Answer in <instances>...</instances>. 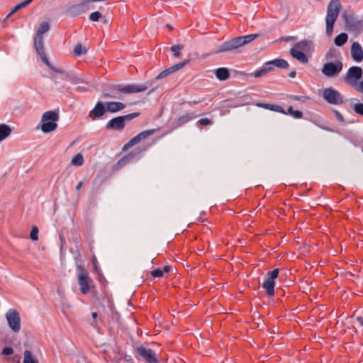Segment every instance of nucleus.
Masks as SVG:
<instances>
[{
  "label": "nucleus",
  "mask_w": 363,
  "mask_h": 363,
  "mask_svg": "<svg viewBox=\"0 0 363 363\" xmlns=\"http://www.w3.org/2000/svg\"><path fill=\"white\" fill-rule=\"evenodd\" d=\"M148 86L145 84H110L102 92V96L105 99H121V94H130L145 91Z\"/></svg>",
  "instance_id": "f257e3e1"
},
{
  "label": "nucleus",
  "mask_w": 363,
  "mask_h": 363,
  "mask_svg": "<svg viewBox=\"0 0 363 363\" xmlns=\"http://www.w3.org/2000/svg\"><path fill=\"white\" fill-rule=\"evenodd\" d=\"M258 34H250L243 36L234 38L228 41L221 44L217 50L213 52V54H218L223 52H230L235 50L242 46H244L257 38Z\"/></svg>",
  "instance_id": "f03ea898"
},
{
  "label": "nucleus",
  "mask_w": 363,
  "mask_h": 363,
  "mask_svg": "<svg viewBox=\"0 0 363 363\" xmlns=\"http://www.w3.org/2000/svg\"><path fill=\"white\" fill-rule=\"evenodd\" d=\"M340 10L339 0H331L328 6L326 21V34L330 36L333 31L334 23L338 16Z\"/></svg>",
  "instance_id": "7ed1b4c3"
},
{
  "label": "nucleus",
  "mask_w": 363,
  "mask_h": 363,
  "mask_svg": "<svg viewBox=\"0 0 363 363\" xmlns=\"http://www.w3.org/2000/svg\"><path fill=\"white\" fill-rule=\"evenodd\" d=\"M34 45L38 54L40 56L42 61L53 72L60 73L64 76V79H68L69 75L65 71L57 69L54 67L48 60L45 55L44 50L43 37L40 35H35L34 39Z\"/></svg>",
  "instance_id": "20e7f679"
},
{
  "label": "nucleus",
  "mask_w": 363,
  "mask_h": 363,
  "mask_svg": "<svg viewBox=\"0 0 363 363\" xmlns=\"http://www.w3.org/2000/svg\"><path fill=\"white\" fill-rule=\"evenodd\" d=\"M59 120V113L55 111H46L41 119V130L43 133H50L57 128V121Z\"/></svg>",
  "instance_id": "39448f33"
},
{
  "label": "nucleus",
  "mask_w": 363,
  "mask_h": 363,
  "mask_svg": "<svg viewBox=\"0 0 363 363\" xmlns=\"http://www.w3.org/2000/svg\"><path fill=\"white\" fill-rule=\"evenodd\" d=\"M286 69L289 67V63L284 59H276L265 62L263 66L256 70L252 75L255 78H259L266 75L268 72L274 70V67Z\"/></svg>",
  "instance_id": "423d86ee"
},
{
  "label": "nucleus",
  "mask_w": 363,
  "mask_h": 363,
  "mask_svg": "<svg viewBox=\"0 0 363 363\" xmlns=\"http://www.w3.org/2000/svg\"><path fill=\"white\" fill-rule=\"evenodd\" d=\"M322 97L330 104L341 105L344 103L342 95L333 87L324 89L322 92Z\"/></svg>",
  "instance_id": "0eeeda50"
},
{
  "label": "nucleus",
  "mask_w": 363,
  "mask_h": 363,
  "mask_svg": "<svg viewBox=\"0 0 363 363\" xmlns=\"http://www.w3.org/2000/svg\"><path fill=\"white\" fill-rule=\"evenodd\" d=\"M342 67V62L340 60H336L335 62L325 63L323 65L321 72L328 77H335L340 73Z\"/></svg>",
  "instance_id": "6e6552de"
},
{
  "label": "nucleus",
  "mask_w": 363,
  "mask_h": 363,
  "mask_svg": "<svg viewBox=\"0 0 363 363\" xmlns=\"http://www.w3.org/2000/svg\"><path fill=\"white\" fill-rule=\"evenodd\" d=\"M78 269L80 272L78 274V284L80 286L82 294H86L90 290L93 281L90 278L88 272L82 266H79Z\"/></svg>",
  "instance_id": "1a4fd4ad"
},
{
  "label": "nucleus",
  "mask_w": 363,
  "mask_h": 363,
  "mask_svg": "<svg viewBox=\"0 0 363 363\" xmlns=\"http://www.w3.org/2000/svg\"><path fill=\"white\" fill-rule=\"evenodd\" d=\"M279 273V269H275L273 271L267 272V278L262 284V287L265 289L266 294L269 296H272L274 294V280L278 277Z\"/></svg>",
  "instance_id": "9d476101"
},
{
  "label": "nucleus",
  "mask_w": 363,
  "mask_h": 363,
  "mask_svg": "<svg viewBox=\"0 0 363 363\" xmlns=\"http://www.w3.org/2000/svg\"><path fill=\"white\" fill-rule=\"evenodd\" d=\"M6 318L10 328L14 333H18L21 330V318L18 312L15 309H10L7 311Z\"/></svg>",
  "instance_id": "9b49d317"
},
{
  "label": "nucleus",
  "mask_w": 363,
  "mask_h": 363,
  "mask_svg": "<svg viewBox=\"0 0 363 363\" xmlns=\"http://www.w3.org/2000/svg\"><path fill=\"white\" fill-rule=\"evenodd\" d=\"M362 77V69L360 67L353 66L348 70L345 77V82L351 85H356L357 81Z\"/></svg>",
  "instance_id": "f8f14e48"
},
{
  "label": "nucleus",
  "mask_w": 363,
  "mask_h": 363,
  "mask_svg": "<svg viewBox=\"0 0 363 363\" xmlns=\"http://www.w3.org/2000/svg\"><path fill=\"white\" fill-rule=\"evenodd\" d=\"M137 352L147 363H159L155 352L152 350L140 346L137 348Z\"/></svg>",
  "instance_id": "ddd939ff"
},
{
  "label": "nucleus",
  "mask_w": 363,
  "mask_h": 363,
  "mask_svg": "<svg viewBox=\"0 0 363 363\" xmlns=\"http://www.w3.org/2000/svg\"><path fill=\"white\" fill-rule=\"evenodd\" d=\"M155 133V130H147L143 131L133 137L132 139H130L123 147V150L128 149L129 147H131L136 144L139 143L140 142L145 140L150 135H152Z\"/></svg>",
  "instance_id": "4468645a"
},
{
  "label": "nucleus",
  "mask_w": 363,
  "mask_h": 363,
  "mask_svg": "<svg viewBox=\"0 0 363 363\" xmlns=\"http://www.w3.org/2000/svg\"><path fill=\"white\" fill-rule=\"evenodd\" d=\"M190 60H184L183 62H181L179 63H177L172 67H170L169 68H167L164 70H163L162 72H160L157 77H156V79H163L166 77H167L168 75H169L170 74L183 68L185 65H186L189 62Z\"/></svg>",
  "instance_id": "2eb2a0df"
},
{
  "label": "nucleus",
  "mask_w": 363,
  "mask_h": 363,
  "mask_svg": "<svg viewBox=\"0 0 363 363\" xmlns=\"http://www.w3.org/2000/svg\"><path fill=\"white\" fill-rule=\"evenodd\" d=\"M89 4V1H87L74 5L67 10V13L72 16H79L88 9Z\"/></svg>",
  "instance_id": "dca6fc26"
},
{
  "label": "nucleus",
  "mask_w": 363,
  "mask_h": 363,
  "mask_svg": "<svg viewBox=\"0 0 363 363\" xmlns=\"http://www.w3.org/2000/svg\"><path fill=\"white\" fill-rule=\"evenodd\" d=\"M106 111L105 105L102 102H98L95 107L89 112V117L92 120H96L102 117Z\"/></svg>",
  "instance_id": "f3484780"
},
{
  "label": "nucleus",
  "mask_w": 363,
  "mask_h": 363,
  "mask_svg": "<svg viewBox=\"0 0 363 363\" xmlns=\"http://www.w3.org/2000/svg\"><path fill=\"white\" fill-rule=\"evenodd\" d=\"M125 128L122 118L116 117L110 120L106 125V130L121 131Z\"/></svg>",
  "instance_id": "a211bd4d"
},
{
  "label": "nucleus",
  "mask_w": 363,
  "mask_h": 363,
  "mask_svg": "<svg viewBox=\"0 0 363 363\" xmlns=\"http://www.w3.org/2000/svg\"><path fill=\"white\" fill-rule=\"evenodd\" d=\"M350 52L354 61L360 62L363 60V49L359 43L354 42L352 44Z\"/></svg>",
  "instance_id": "6ab92c4d"
},
{
  "label": "nucleus",
  "mask_w": 363,
  "mask_h": 363,
  "mask_svg": "<svg viewBox=\"0 0 363 363\" xmlns=\"http://www.w3.org/2000/svg\"><path fill=\"white\" fill-rule=\"evenodd\" d=\"M303 52H311L313 51L314 45L312 40H303L296 43L294 47Z\"/></svg>",
  "instance_id": "aec40b11"
},
{
  "label": "nucleus",
  "mask_w": 363,
  "mask_h": 363,
  "mask_svg": "<svg viewBox=\"0 0 363 363\" xmlns=\"http://www.w3.org/2000/svg\"><path fill=\"white\" fill-rule=\"evenodd\" d=\"M346 24L349 28L354 31H359L363 28V21L349 16L346 19Z\"/></svg>",
  "instance_id": "412c9836"
},
{
  "label": "nucleus",
  "mask_w": 363,
  "mask_h": 363,
  "mask_svg": "<svg viewBox=\"0 0 363 363\" xmlns=\"http://www.w3.org/2000/svg\"><path fill=\"white\" fill-rule=\"evenodd\" d=\"M106 111L110 113H116L123 110L125 105L121 102L109 101L106 103Z\"/></svg>",
  "instance_id": "4be33fe9"
},
{
  "label": "nucleus",
  "mask_w": 363,
  "mask_h": 363,
  "mask_svg": "<svg viewBox=\"0 0 363 363\" xmlns=\"http://www.w3.org/2000/svg\"><path fill=\"white\" fill-rule=\"evenodd\" d=\"M290 55L294 58H295L296 60H297L298 61H299L300 62H301L303 64H306L308 62V58L306 56V55L304 52H303L294 48H292L290 50Z\"/></svg>",
  "instance_id": "5701e85b"
},
{
  "label": "nucleus",
  "mask_w": 363,
  "mask_h": 363,
  "mask_svg": "<svg viewBox=\"0 0 363 363\" xmlns=\"http://www.w3.org/2000/svg\"><path fill=\"white\" fill-rule=\"evenodd\" d=\"M196 116L194 113H187L182 116H179L174 122L177 127L182 126L188 123L191 120L195 118Z\"/></svg>",
  "instance_id": "b1692460"
},
{
  "label": "nucleus",
  "mask_w": 363,
  "mask_h": 363,
  "mask_svg": "<svg viewBox=\"0 0 363 363\" xmlns=\"http://www.w3.org/2000/svg\"><path fill=\"white\" fill-rule=\"evenodd\" d=\"M257 106L260 108H264L266 109H269L270 111L281 113L286 114V111L284 110V108L278 105H274V104H264V103H257L256 104Z\"/></svg>",
  "instance_id": "393cba45"
},
{
  "label": "nucleus",
  "mask_w": 363,
  "mask_h": 363,
  "mask_svg": "<svg viewBox=\"0 0 363 363\" xmlns=\"http://www.w3.org/2000/svg\"><path fill=\"white\" fill-rule=\"evenodd\" d=\"M171 267L166 265L162 269H155L151 272V275L154 278L162 277L164 274H168L171 271Z\"/></svg>",
  "instance_id": "a878e982"
},
{
  "label": "nucleus",
  "mask_w": 363,
  "mask_h": 363,
  "mask_svg": "<svg viewBox=\"0 0 363 363\" xmlns=\"http://www.w3.org/2000/svg\"><path fill=\"white\" fill-rule=\"evenodd\" d=\"M215 74L216 77L220 80L224 81L230 77V73L227 68L220 67L215 70Z\"/></svg>",
  "instance_id": "bb28decb"
},
{
  "label": "nucleus",
  "mask_w": 363,
  "mask_h": 363,
  "mask_svg": "<svg viewBox=\"0 0 363 363\" xmlns=\"http://www.w3.org/2000/svg\"><path fill=\"white\" fill-rule=\"evenodd\" d=\"M34 0H25L17 5H16L9 12V13L7 15L6 18H9L11 16H12L13 13H15L18 10L23 9L28 6L32 1Z\"/></svg>",
  "instance_id": "cd10ccee"
},
{
  "label": "nucleus",
  "mask_w": 363,
  "mask_h": 363,
  "mask_svg": "<svg viewBox=\"0 0 363 363\" xmlns=\"http://www.w3.org/2000/svg\"><path fill=\"white\" fill-rule=\"evenodd\" d=\"M11 133V128L6 124H0V141L6 138Z\"/></svg>",
  "instance_id": "c85d7f7f"
},
{
  "label": "nucleus",
  "mask_w": 363,
  "mask_h": 363,
  "mask_svg": "<svg viewBox=\"0 0 363 363\" xmlns=\"http://www.w3.org/2000/svg\"><path fill=\"white\" fill-rule=\"evenodd\" d=\"M347 35L345 33H342L335 38L334 43L337 46H342L347 43Z\"/></svg>",
  "instance_id": "c756f323"
},
{
  "label": "nucleus",
  "mask_w": 363,
  "mask_h": 363,
  "mask_svg": "<svg viewBox=\"0 0 363 363\" xmlns=\"http://www.w3.org/2000/svg\"><path fill=\"white\" fill-rule=\"evenodd\" d=\"M23 363H39L30 350H26L23 353Z\"/></svg>",
  "instance_id": "7c9ffc66"
},
{
  "label": "nucleus",
  "mask_w": 363,
  "mask_h": 363,
  "mask_svg": "<svg viewBox=\"0 0 363 363\" xmlns=\"http://www.w3.org/2000/svg\"><path fill=\"white\" fill-rule=\"evenodd\" d=\"M84 157L81 153L77 154L71 160V164L74 166H82L84 164Z\"/></svg>",
  "instance_id": "2f4dec72"
},
{
  "label": "nucleus",
  "mask_w": 363,
  "mask_h": 363,
  "mask_svg": "<svg viewBox=\"0 0 363 363\" xmlns=\"http://www.w3.org/2000/svg\"><path fill=\"white\" fill-rule=\"evenodd\" d=\"M49 29L50 25L48 22H43L40 23L37 30L36 35L43 36V35L48 32Z\"/></svg>",
  "instance_id": "473e14b6"
},
{
  "label": "nucleus",
  "mask_w": 363,
  "mask_h": 363,
  "mask_svg": "<svg viewBox=\"0 0 363 363\" xmlns=\"http://www.w3.org/2000/svg\"><path fill=\"white\" fill-rule=\"evenodd\" d=\"M134 157V154L130 153L128 155L124 156L118 162V165L120 167L125 166L127 163L131 161Z\"/></svg>",
  "instance_id": "72a5a7b5"
},
{
  "label": "nucleus",
  "mask_w": 363,
  "mask_h": 363,
  "mask_svg": "<svg viewBox=\"0 0 363 363\" xmlns=\"http://www.w3.org/2000/svg\"><path fill=\"white\" fill-rule=\"evenodd\" d=\"M139 115H140L139 113H132L127 114L125 116H121L120 117L122 118L123 122L125 125L126 122H129V121H132L133 119L139 116Z\"/></svg>",
  "instance_id": "f704fd0d"
},
{
  "label": "nucleus",
  "mask_w": 363,
  "mask_h": 363,
  "mask_svg": "<svg viewBox=\"0 0 363 363\" xmlns=\"http://www.w3.org/2000/svg\"><path fill=\"white\" fill-rule=\"evenodd\" d=\"M184 48L183 45H175L171 47V50L174 53L176 57H178L180 55V51Z\"/></svg>",
  "instance_id": "c9c22d12"
},
{
  "label": "nucleus",
  "mask_w": 363,
  "mask_h": 363,
  "mask_svg": "<svg viewBox=\"0 0 363 363\" xmlns=\"http://www.w3.org/2000/svg\"><path fill=\"white\" fill-rule=\"evenodd\" d=\"M86 50L83 48L81 44H77L74 48V53L76 56H79L84 53H86Z\"/></svg>",
  "instance_id": "e433bc0d"
},
{
  "label": "nucleus",
  "mask_w": 363,
  "mask_h": 363,
  "mask_svg": "<svg viewBox=\"0 0 363 363\" xmlns=\"http://www.w3.org/2000/svg\"><path fill=\"white\" fill-rule=\"evenodd\" d=\"M38 228L37 226H33L30 231V239L33 241H36L38 240Z\"/></svg>",
  "instance_id": "4c0bfd02"
},
{
  "label": "nucleus",
  "mask_w": 363,
  "mask_h": 363,
  "mask_svg": "<svg viewBox=\"0 0 363 363\" xmlns=\"http://www.w3.org/2000/svg\"><path fill=\"white\" fill-rule=\"evenodd\" d=\"M102 15L99 11H95L90 14L89 18L91 21H98L101 18Z\"/></svg>",
  "instance_id": "58836bf2"
},
{
  "label": "nucleus",
  "mask_w": 363,
  "mask_h": 363,
  "mask_svg": "<svg viewBox=\"0 0 363 363\" xmlns=\"http://www.w3.org/2000/svg\"><path fill=\"white\" fill-rule=\"evenodd\" d=\"M353 109L357 114L363 116V104H356L354 105Z\"/></svg>",
  "instance_id": "ea45409f"
},
{
  "label": "nucleus",
  "mask_w": 363,
  "mask_h": 363,
  "mask_svg": "<svg viewBox=\"0 0 363 363\" xmlns=\"http://www.w3.org/2000/svg\"><path fill=\"white\" fill-rule=\"evenodd\" d=\"M91 262H92V264H93V267H94V269L95 272L96 273L99 274L100 273V269L99 267L98 262H97L96 257L95 256H94L91 258Z\"/></svg>",
  "instance_id": "a19ab883"
},
{
  "label": "nucleus",
  "mask_w": 363,
  "mask_h": 363,
  "mask_svg": "<svg viewBox=\"0 0 363 363\" xmlns=\"http://www.w3.org/2000/svg\"><path fill=\"white\" fill-rule=\"evenodd\" d=\"M198 123L201 125H208L213 123L212 121L208 118H201L198 121Z\"/></svg>",
  "instance_id": "79ce46f5"
},
{
  "label": "nucleus",
  "mask_w": 363,
  "mask_h": 363,
  "mask_svg": "<svg viewBox=\"0 0 363 363\" xmlns=\"http://www.w3.org/2000/svg\"><path fill=\"white\" fill-rule=\"evenodd\" d=\"M13 353V350L12 347H6L3 349L2 354L4 355H10Z\"/></svg>",
  "instance_id": "37998d69"
},
{
  "label": "nucleus",
  "mask_w": 363,
  "mask_h": 363,
  "mask_svg": "<svg viewBox=\"0 0 363 363\" xmlns=\"http://www.w3.org/2000/svg\"><path fill=\"white\" fill-rule=\"evenodd\" d=\"M91 316L93 318V321L91 323V326L95 328V327L97 326L96 319H97V317H98V314H97L96 312H92Z\"/></svg>",
  "instance_id": "c03bdc74"
},
{
  "label": "nucleus",
  "mask_w": 363,
  "mask_h": 363,
  "mask_svg": "<svg viewBox=\"0 0 363 363\" xmlns=\"http://www.w3.org/2000/svg\"><path fill=\"white\" fill-rule=\"evenodd\" d=\"M333 113H335L336 118L337 120L340 122H344V118L343 116L337 110H334Z\"/></svg>",
  "instance_id": "a18cd8bd"
},
{
  "label": "nucleus",
  "mask_w": 363,
  "mask_h": 363,
  "mask_svg": "<svg viewBox=\"0 0 363 363\" xmlns=\"http://www.w3.org/2000/svg\"><path fill=\"white\" fill-rule=\"evenodd\" d=\"M354 86H355L356 90L363 93V80L360 82L358 84L356 83V85H354Z\"/></svg>",
  "instance_id": "49530a36"
},
{
  "label": "nucleus",
  "mask_w": 363,
  "mask_h": 363,
  "mask_svg": "<svg viewBox=\"0 0 363 363\" xmlns=\"http://www.w3.org/2000/svg\"><path fill=\"white\" fill-rule=\"evenodd\" d=\"M292 116L295 118H301L303 117V113L300 111H294Z\"/></svg>",
  "instance_id": "de8ad7c7"
},
{
  "label": "nucleus",
  "mask_w": 363,
  "mask_h": 363,
  "mask_svg": "<svg viewBox=\"0 0 363 363\" xmlns=\"http://www.w3.org/2000/svg\"><path fill=\"white\" fill-rule=\"evenodd\" d=\"M357 321L359 324L360 326L363 327V318L361 316H359L356 318Z\"/></svg>",
  "instance_id": "09e8293b"
},
{
  "label": "nucleus",
  "mask_w": 363,
  "mask_h": 363,
  "mask_svg": "<svg viewBox=\"0 0 363 363\" xmlns=\"http://www.w3.org/2000/svg\"><path fill=\"white\" fill-rule=\"evenodd\" d=\"M296 75V71H291L289 74V77H291V78L295 77Z\"/></svg>",
  "instance_id": "8fccbe9b"
},
{
  "label": "nucleus",
  "mask_w": 363,
  "mask_h": 363,
  "mask_svg": "<svg viewBox=\"0 0 363 363\" xmlns=\"http://www.w3.org/2000/svg\"><path fill=\"white\" fill-rule=\"evenodd\" d=\"M294 111V110L293 107H292V106H289V107L288 108L287 112H286V114L289 113V114L292 115V114H293Z\"/></svg>",
  "instance_id": "3c124183"
},
{
  "label": "nucleus",
  "mask_w": 363,
  "mask_h": 363,
  "mask_svg": "<svg viewBox=\"0 0 363 363\" xmlns=\"http://www.w3.org/2000/svg\"><path fill=\"white\" fill-rule=\"evenodd\" d=\"M82 185H83V182H79L78 184L76 186V189L77 191H79L82 188Z\"/></svg>",
  "instance_id": "603ef678"
},
{
  "label": "nucleus",
  "mask_w": 363,
  "mask_h": 363,
  "mask_svg": "<svg viewBox=\"0 0 363 363\" xmlns=\"http://www.w3.org/2000/svg\"><path fill=\"white\" fill-rule=\"evenodd\" d=\"M167 26H168V27H169V28L170 29H172V27H171V26H169V25H167Z\"/></svg>",
  "instance_id": "864d4df0"
}]
</instances>
